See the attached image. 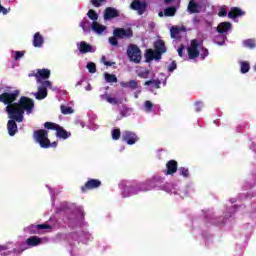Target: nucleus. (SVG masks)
<instances>
[{"mask_svg": "<svg viewBox=\"0 0 256 256\" xmlns=\"http://www.w3.org/2000/svg\"><path fill=\"white\" fill-rule=\"evenodd\" d=\"M17 97H19V90L4 92L0 95V103L7 105L6 113L8 119H10L7 123V129L10 137H15L18 131L17 123H23L25 111L27 115H31L33 113V107H35V103L31 98L25 96L21 97L18 103H14V101H17Z\"/></svg>", "mask_w": 256, "mask_h": 256, "instance_id": "nucleus-1", "label": "nucleus"}, {"mask_svg": "<svg viewBox=\"0 0 256 256\" xmlns=\"http://www.w3.org/2000/svg\"><path fill=\"white\" fill-rule=\"evenodd\" d=\"M42 243H47V238H39L37 236H31L26 240V242H17L13 247L11 242L4 245H0V255L1 256H19L23 251H27L29 247H37V245H42Z\"/></svg>", "mask_w": 256, "mask_h": 256, "instance_id": "nucleus-2", "label": "nucleus"}, {"mask_svg": "<svg viewBox=\"0 0 256 256\" xmlns=\"http://www.w3.org/2000/svg\"><path fill=\"white\" fill-rule=\"evenodd\" d=\"M29 77H35L36 83L39 84L38 92L34 93V97L41 101V99H45L47 97V89H52V91H57V87H53L51 81L47 80L51 77V70L44 68V69H37L28 75Z\"/></svg>", "mask_w": 256, "mask_h": 256, "instance_id": "nucleus-3", "label": "nucleus"}, {"mask_svg": "<svg viewBox=\"0 0 256 256\" xmlns=\"http://www.w3.org/2000/svg\"><path fill=\"white\" fill-rule=\"evenodd\" d=\"M153 189L156 191H165V193H169L170 195H179V186L165 182V177L159 174H154L144 181V190L146 192L153 191Z\"/></svg>", "mask_w": 256, "mask_h": 256, "instance_id": "nucleus-4", "label": "nucleus"}, {"mask_svg": "<svg viewBox=\"0 0 256 256\" xmlns=\"http://www.w3.org/2000/svg\"><path fill=\"white\" fill-rule=\"evenodd\" d=\"M188 59L195 61V59H200V61H205L209 57V50L203 47V41L194 39L191 41L187 48Z\"/></svg>", "mask_w": 256, "mask_h": 256, "instance_id": "nucleus-5", "label": "nucleus"}, {"mask_svg": "<svg viewBox=\"0 0 256 256\" xmlns=\"http://www.w3.org/2000/svg\"><path fill=\"white\" fill-rule=\"evenodd\" d=\"M119 189L121 190V196L123 198L132 197V195H138V193L146 192L144 182L129 180H122L119 183Z\"/></svg>", "mask_w": 256, "mask_h": 256, "instance_id": "nucleus-6", "label": "nucleus"}, {"mask_svg": "<svg viewBox=\"0 0 256 256\" xmlns=\"http://www.w3.org/2000/svg\"><path fill=\"white\" fill-rule=\"evenodd\" d=\"M239 209H243V206L234 205L231 208H226L224 218L214 216L213 213L209 212L206 214V219L209 223H212V225H223V223H227V219L233 217Z\"/></svg>", "mask_w": 256, "mask_h": 256, "instance_id": "nucleus-7", "label": "nucleus"}, {"mask_svg": "<svg viewBox=\"0 0 256 256\" xmlns=\"http://www.w3.org/2000/svg\"><path fill=\"white\" fill-rule=\"evenodd\" d=\"M231 29H232L231 23H229V22H221L217 26L218 34H216L213 37V42L216 45H219V46L225 45V40L227 39V35H229V31H231Z\"/></svg>", "mask_w": 256, "mask_h": 256, "instance_id": "nucleus-8", "label": "nucleus"}, {"mask_svg": "<svg viewBox=\"0 0 256 256\" xmlns=\"http://www.w3.org/2000/svg\"><path fill=\"white\" fill-rule=\"evenodd\" d=\"M154 47L156 51H153L152 49H148L146 51V61H160L161 55L163 53L167 52V48L165 47V42L163 40H158L154 43Z\"/></svg>", "mask_w": 256, "mask_h": 256, "instance_id": "nucleus-9", "label": "nucleus"}, {"mask_svg": "<svg viewBox=\"0 0 256 256\" xmlns=\"http://www.w3.org/2000/svg\"><path fill=\"white\" fill-rule=\"evenodd\" d=\"M91 239V233H89V231L87 230L73 232L69 235L70 247H73L75 243H83L84 245H86V243H89Z\"/></svg>", "mask_w": 256, "mask_h": 256, "instance_id": "nucleus-10", "label": "nucleus"}, {"mask_svg": "<svg viewBox=\"0 0 256 256\" xmlns=\"http://www.w3.org/2000/svg\"><path fill=\"white\" fill-rule=\"evenodd\" d=\"M207 7H209V1L208 0H190L187 11L190 13V15H193L195 13H203L207 10Z\"/></svg>", "mask_w": 256, "mask_h": 256, "instance_id": "nucleus-11", "label": "nucleus"}, {"mask_svg": "<svg viewBox=\"0 0 256 256\" xmlns=\"http://www.w3.org/2000/svg\"><path fill=\"white\" fill-rule=\"evenodd\" d=\"M35 143H38L42 149H49V132L45 129L34 131Z\"/></svg>", "mask_w": 256, "mask_h": 256, "instance_id": "nucleus-12", "label": "nucleus"}, {"mask_svg": "<svg viewBox=\"0 0 256 256\" xmlns=\"http://www.w3.org/2000/svg\"><path fill=\"white\" fill-rule=\"evenodd\" d=\"M45 129H50L52 131H56V137L58 139H69L71 137V132H67L63 127L53 122H45L44 123Z\"/></svg>", "mask_w": 256, "mask_h": 256, "instance_id": "nucleus-13", "label": "nucleus"}, {"mask_svg": "<svg viewBox=\"0 0 256 256\" xmlns=\"http://www.w3.org/2000/svg\"><path fill=\"white\" fill-rule=\"evenodd\" d=\"M51 229H53V227H51L49 224H32L28 227H25L24 231L25 233H30V235H39L43 233V231H51Z\"/></svg>", "mask_w": 256, "mask_h": 256, "instance_id": "nucleus-14", "label": "nucleus"}, {"mask_svg": "<svg viewBox=\"0 0 256 256\" xmlns=\"http://www.w3.org/2000/svg\"><path fill=\"white\" fill-rule=\"evenodd\" d=\"M127 55L133 63H141V49L135 44L128 46Z\"/></svg>", "mask_w": 256, "mask_h": 256, "instance_id": "nucleus-15", "label": "nucleus"}, {"mask_svg": "<svg viewBox=\"0 0 256 256\" xmlns=\"http://www.w3.org/2000/svg\"><path fill=\"white\" fill-rule=\"evenodd\" d=\"M142 111H144V113H152V115H159L161 112V106L146 100L142 106Z\"/></svg>", "mask_w": 256, "mask_h": 256, "instance_id": "nucleus-16", "label": "nucleus"}, {"mask_svg": "<svg viewBox=\"0 0 256 256\" xmlns=\"http://www.w3.org/2000/svg\"><path fill=\"white\" fill-rule=\"evenodd\" d=\"M122 141L126 145H135L139 141V136L133 131L126 130L122 133Z\"/></svg>", "mask_w": 256, "mask_h": 256, "instance_id": "nucleus-17", "label": "nucleus"}, {"mask_svg": "<svg viewBox=\"0 0 256 256\" xmlns=\"http://www.w3.org/2000/svg\"><path fill=\"white\" fill-rule=\"evenodd\" d=\"M130 9L137 11L138 15H143L147 11V2L141 0H133Z\"/></svg>", "mask_w": 256, "mask_h": 256, "instance_id": "nucleus-18", "label": "nucleus"}, {"mask_svg": "<svg viewBox=\"0 0 256 256\" xmlns=\"http://www.w3.org/2000/svg\"><path fill=\"white\" fill-rule=\"evenodd\" d=\"M101 187V180L99 179H88V181L81 187L82 193H87L93 189H99Z\"/></svg>", "mask_w": 256, "mask_h": 256, "instance_id": "nucleus-19", "label": "nucleus"}, {"mask_svg": "<svg viewBox=\"0 0 256 256\" xmlns=\"http://www.w3.org/2000/svg\"><path fill=\"white\" fill-rule=\"evenodd\" d=\"M113 35L117 39H125V37H132L133 31L131 29L125 30L123 28H115L113 31Z\"/></svg>", "mask_w": 256, "mask_h": 256, "instance_id": "nucleus-20", "label": "nucleus"}, {"mask_svg": "<svg viewBox=\"0 0 256 256\" xmlns=\"http://www.w3.org/2000/svg\"><path fill=\"white\" fill-rule=\"evenodd\" d=\"M243 15H245V11L241 10L238 7H232L230 9V11L228 12L229 19H233V21H235V23L239 22L237 17H243Z\"/></svg>", "mask_w": 256, "mask_h": 256, "instance_id": "nucleus-21", "label": "nucleus"}, {"mask_svg": "<svg viewBox=\"0 0 256 256\" xmlns=\"http://www.w3.org/2000/svg\"><path fill=\"white\" fill-rule=\"evenodd\" d=\"M91 30L96 35H107V26L102 25L99 22H92Z\"/></svg>", "mask_w": 256, "mask_h": 256, "instance_id": "nucleus-22", "label": "nucleus"}, {"mask_svg": "<svg viewBox=\"0 0 256 256\" xmlns=\"http://www.w3.org/2000/svg\"><path fill=\"white\" fill-rule=\"evenodd\" d=\"M77 227H87V222H85V212H83V208H78V215L74 221Z\"/></svg>", "mask_w": 256, "mask_h": 256, "instance_id": "nucleus-23", "label": "nucleus"}, {"mask_svg": "<svg viewBox=\"0 0 256 256\" xmlns=\"http://www.w3.org/2000/svg\"><path fill=\"white\" fill-rule=\"evenodd\" d=\"M115 17H119V11L113 7H108L104 11V21H111V19H115Z\"/></svg>", "mask_w": 256, "mask_h": 256, "instance_id": "nucleus-24", "label": "nucleus"}, {"mask_svg": "<svg viewBox=\"0 0 256 256\" xmlns=\"http://www.w3.org/2000/svg\"><path fill=\"white\" fill-rule=\"evenodd\" d=\"M78 49L80 53H95V51H97L96 47L89 45L85 41H82L80 44H78Z\"/></svg>", "mask_w": 256, "mask_h": 256, "instance_id": "nucleus-25", "label": "nucleus"}, {"mask_svg": "<svg viewBox=\"0 0 256 256\" xmlns=\"http://www.w3.org/2000/svg\"><path fill=\"white\" fill-rule=\"evenodd\" d=\"M177 173V161L170 160L166 164V170H164V174L173 175Z\"/></svg>", "mask_w": 256, "mask_h": 256, "instance_id": "nucleus-26", "label": "nucleus"}, {"mask_svg": "<svg viewBox=\"0 0 256 256\" xmlns=\"http://www.w3.org/2000/svg\"><path fill=\"white\" fill-rule=\"evenodd\" d=\"M33 46L41 48L43 47V43H45V39L41 36L39 32H36L33 36Z\"/></svg>", "mask_w": 256, "mask_h": 256, "instance_id": "nucleus-27", "label": "nucleus"}, {"mask_svg": "<svg viewBox=\"0 0 256 256\" xmlns=\"http://www.w3.org/2000/svg\"><path fill=\"white\" fill-rule=\"evenodd\" d=\"M146 87H148L149 91H153V89H160L161 87V80H148L145 82Z\"/></svg>", "mask_w": 256, "mask_h": 256, "instance_id": "nucleus-28", "label": "nucleus"}, {"mask_svg": "<svg viewBox=\"0 0 256 256\" xmlns=\"http://www.w3.org/2000/svg\"><path fill=\"white\" fill-rule=\"evenodd\" d=\"M121 87L126 89H139V84L135 80H130L128 82H120Z\"/></svg>", "mask_w": 256, "mask_h": 256, "instance_id": "nucleus-29", "label": "nucleus"}, {"mask_svg": "<svg viewBox=\"0 0 256 256\" xmlns=\"http://www.w3.org/2000/svg\"><path fill=\"white\" fill-rule=\"evenodd\" d=\"M92 25L93 23L89 21V18H83V20L80 22V27L83 29L84 33H89Z\"/></svg>", "mask_w": 256, "mask_h": 256, "instance_id": "nucleus-30", "label": "nucleus"}, {"mask_svg": "<svg viewBox=\"0 0 256 256\" xmlns=\"http://www.w3.org/2000/svg\"><path fill=\"white\" fill-rule=\"evenodd\" d=\"M11 57L14 59V61H19V59H23L25 57V50L23 51H11Z\"/></svg>", "mask_w": 256, "mask_h": 256, "instance_id": "nucleus-31", "label": "nucleus"}, {"mask_svg": "<svg viewBox=\"0 0 256 256\" xmlns=\"http://www.w3.org/2000/svg\"><path fill=\"white\" fill-rule=\"evenodd\" d=\"M249 69H251V65L248 61L240 62V72L245 75V73H249Z\"/></svg>", "mask_w": 256, "mask_h": 256, "instance_id": "nucleus-32", "label": "nucleus"}, {"mask_svg": "<svg viewBox=\"0 0 256 256\" xmlns=\"http://www.w3.org/2000/svg\"><path fill=\"white\" fill-rule=\"evenodd\" d=\"M46 188L48 189V191L51 195L52 205H55V195H59V191L55 188H51V186H49V184H46Z\"/></svg>", "mask_w": 256, "mask_h": 256, "instance_id": "nucleus-33", "label": "nucleus"}, {"mask_svg": "<svg viewBox=\"0 0 256 256\" xmlns=\"http://www.w3.org/2000/svg\"><path fill=\"white\" fill-rule=\"evenodd\" d=\"M111 136L113 141H119V139H121V129L119 128L112 129Z\"/></svg>", "mask_w": 256, "mask_h": 256, "instance_id": "nucleus-34", "label": "nucleus"}, {"mask_svg": "<svg viewBox=\"0 0 256 256\" xmlns=\"http://www.w3.org/2000/svg\"><path fill=\"white\" fill-rule=\"evenodd\" d=\"M177 13V9L175 7H168L164 10V17H173Z\"/></svg>", "mask_w": 256, "mask_h": 256, "instance_id": "nucleus-35", "label": "nucleus"}, {"mask_svg": "<svg viewBox=\"0 0 256 256\" xmlns=\"http://www.w3.org/2000/svg\"><path fill=\"white\" fill-rule=\"evenodd\" d=\"M131 113H133V109L127 106H124L120 111L121 117H130Z\"/></svg>", "mask_w": 256, "mask_h": 256, "instance_id": "nucleus-36", "label": "nucleus"}, {"mask_svg": "<svg viewBox=\"0 0 256 256\" xmlns=\"http://www.w3.org/2000/svg\"><path fill=\"white\" fill-rule=\"evenodd\" d=\"M87 16L91 19V21H93V23H97V19H99V14L92 9L88 11Z\"/></svg>", "mask_w": 256, "mask_h": 256, "instance_id": "nucleus-37", "label": "nucleus"}, {"mask_svg": "<svg viewBox=\"0 0 256 256\" xmlns=\"http://www.w3.org/2000/svg\"><path fill=\"white\" fill-rule=\"evenodd\" d=\"M104 77L107 83H117V76L115 74L105 73Z\"/></svg>", "mask_w": 256, "mask_h": 256, "instance_id": "nucleus-38", "label": "nucleus"}, {"mask_svg": "<svg viewBox=\"0 0 256 256\" xmlns=\"http://www.w3.org/2000/svg\"><path fill=\"white\" fill-rule=\"evenodd\" d=\"M179 33H181V29L179 27H172L170 29V35L172 39H178Z\"/></svg>", "mask_w": 256, "mask_h": 256, "instance_id": "nucleus-39", "label": "nucleus"}, {"mask_svg": "<svg viewBox=\"0 0 256 256\" xmlns=\"http://www.w3.org/2000/svg\"><path fill=\"white\" fill-rule=\"evenodd\" d=\"M244 47H248V49H255L256 44L255 40L253 39H247L243 42Z\"/></svg>", "mask_w": 256, "mask_h": 256, "instance_id": "nucleus-40", "label": "nucleus"}, {"mask_svg": "<svg viewBox=\"0 0 256 256\" xmlns=\"http://www.w3.org/2000/svg\"><path fill=\"white\" fill-rule=\"evenodd\" d=\"M178 173H179V175H181L185 179H189V169H187L185 167H180L178 169Z\"/></svg>", "mask_w": 256, "mask_h": 256, "instance_id": "nucleus-41", "label": "nucleus"}, {"mask_svg": "<svg viewBox=\"0 0 256 256\" xmlns=\"http://www.w3.org/2000/svg\"><path fill=\"white\" fill-rule=\"evenodd\" d=\"M61 113L63 115H71L73 113V108L69 106L62 105L61 106Z\"/></svg>", "mask_w": 256, "mask_h": 256, "instance_id": "nucleus-42", "label": "nucleus"}, {"mask_svg": "<svg viewBox=\"0 0 256 256\" xmlns=\"http://www.w3.org/2000/svg\"><path fill=\"white\" fill-rule=\"evenodd\" d=\"M86 69H88L89 73H97V66L93 62H89L86 65Z\"/></svg>", "mask_w": 256, "mask_h": 256, "instance_id": "nucleus-43", "label": "nucleus"}, {"mask_svg": "<svg viewBox=\"0 0 256 256\" xmlns=\"http://www.w3.org/2000/svg\"><path fill=\"white\" fill-rule=\"evenodd\" d=\"M227 11H228L227 6H221L218 9V17H227Z\"/></svg>", "mask_w": 256, "mask_h": 256, "instance_id": "nucleus-44", "label": "nucleus"}, {"mask_svg": "<svg viewBox=\"0 0 256 256\" xmlns=\"http://www.w3.org/2000/svg\"><path fill=\"white\" fill-rule=\"evenodd\" d=\"M243 199H247V194H240L237 198L230 199V203H237V201H243Z\"/></svg>", "mask_w": 256, "mask_h": 256, "instance_id": "nucleus-45", "label": "nucleus"}, {"mask_svg": "<svg viewBox=\"0 0 256 256\" xmlns=\"http://www.w3.org/2000/svg\"><path fill=\"white\" fill-rule=\"evenodd\" d=\"M149 73H151L149 70L144 69L141 70L138 75L142 78V79H147L149 77Z\"/></svg>", "mask_w": 256, "mask_h": 256, "instance_id": "nucleus-46", "label": "nucleus"}, {"mask_svg": "<svg viewBox=\"0 0 256 256\" xmlns=\"http://www.w3.org/2000/svg\"><path fill=\"white\" fill-rule=\"evenodd\" d=\"M108 103H110V105H119V103H121V100H119L117 97H111L108 98Z\"/></svg>", "mask_w": 256, "mask_h": 256, "instance_id": "nucleus-47", "label": "nucleus"}, {"mask_svg": "<svg viewBox=\"0 0 256 256\" xmlns=\"http://www.w3.org/2000/svg\"><path fill=\"white\" fill-rule=\"evenodd\" d=\"M110 45H112V47H117L119 45V41L117 40V37L112 36L108 39Z\"/></svg>", "mask_w": 256, "mask_h": 256, "instance_id": "nucleus-48", "label": "nucleus"}, {"mask_svg": "<svg viewBox=\"0 0 256 256\" xmlns=\"http://www.w3.org/2000/svg\"><path fill=\"white\" fill-rule=\"evenodd\" d=\"M105 1L106 0H90V3L93 5V7H101Z\"/></svg>", "mask_w": 256, "mask_h": 256, "instance_id": "nucleus-49", "label": "nucleus"}, {"mask_svg": "<svg viewBox=\"0 0 256 256\" xmlns=\"http://www.w3.org/2000/svg\"><path fill=\"white\" fill-rule=\"evenodd\" d=\"M175 69H177V62L172 61L169 66H168V72L169 73H173V71H175Z\"/></svg>", "mask_w": 256, "mask_h": 256, "instance_id": "nucleus-50", "label": "nucleus"}, {"mask_svg": "<svg viewBox=\"0 0 256 256\" xmlns=\"http://www.w3.org/2000/svg\"><path fill=\"white\" fill-rule=\"evenodd\" d=\"M192 23H193L194 27H196V29H199V25H201V18H199L197 16L194 17L192 19Z\"/></svg>", "mask_w": 256, "mask_h": 256, "instance_id": "nucleus-51", "label": "nucleus"}, {"mask_svg": "<svg viewBox=\"0 0 256 256\" xmlns=\"http://www.w3.org/2000/svg\"><path fill=\"white\" fill-rule=\"evenodd\" d=\"M101 61L102 63H104V65H106V67H113V65H115V62L107 61V58L105 56L102 57Z\"/></svg>", "mask_w": 256, "mask_h": 256, "instance_id": "nucleus-52", "label": "nucleus"}, {"mask_svg": "<svg viewBox=\"0 0 256 256\" xmlns=\"http://www.w3.org/2000/svg\"><path fill=\"white\" fill-rule=\"evenodd\" d=\"M67 209V202H63L60 204V207L56 209V213H61V211H65Z\"/></svg>", "mask_w": 256, "mask_h": 256, "instance_id": "nucleus-53", "label": "nucleus"}, {"mask_svg": "<svg viewBox=\"0 0 256 256\" xmlns=\"http://www.w3.org/2000/svg\"><path fill=\"white\" fill-rule=\"evenodd\" d=\"M9 11H11V8H5V7H3L1 4H0V13L2 14V15H8V13H9Z\"/></svg>", "mask_w": 256, "mask_h": 256, "instance_id": "nucleus-54", "label": "nucleus"}, {"mask_svg": "<svg viewBox=\"0 0 256 256\" xmlns=\"http://www.w3.org/2000/svg\"><path fill=\"white\" fill-rule=\"evenodd\" d=\"M201 109H203V102H196L195 103V111H196V113H199V111H201Z\"/></svg>", "mask_w": 256, "mask_h": 256, "instance_id": "nucleus-55", "label": "nucleus"}, {"mask_svg": "<svg viewBox=\"0 0 256 256\" xmlns=\"http://www.w3.org/2000/svg\"><path fill=\"white\" fill-rule=\"evenodd\" d=\"M110 97H111V96L108 95V94H102V95H100L101 101H107V103L109 102Z\"/></svg>", "mask_w": 256, "mask_h": 256, "instance_id": "nucleus-56", "label": "nucleus"}, {"mask_svg": "<svg viewBox=\"0 0 256 256\" xmlns=\"http://www.w3.org/2000/svg\"><path fill=\"white\" fill-rule=\"evenodd\" d=\"M87 127L90 129V131H97V129H99V126L96 124H89Z\"/></svg>", "mask_w": 256, "mask_h": 256, "instance_id": "nucleus-57", "label": "nucleus"}, {"mask_svg": "<svg viewBox=\"0 0 256 256\" xmlns=\"http://www.w3.org/2000/svg\"><path fill=\"white\" fill-rule=\"evenodd\" d=\"M185 47L183 45H180V47L177 49L179 57H183V50Z\"/></svg>", "mask_w": 256, "mask_h": 256, "instance_id": "nucleus-58", "label": "nucleus"}, {"mask_svg": "<svg viewBox=\"0 0 256 256\" xmlns=\"http://www.w3.org/2000/svg\"><path fill=\"white\" fill-rule=\"evenodd\" d=\"M139 95H141V89H138L134 92V98L139 99Z\"/></svg>", "mask_w": 256, "mask_h": 256, "instance_id": "nucleus-59", "label": "nucleus"}, {"mask_svg": "<svg viewBox=\"0 0 256 256\" xmlns=\"http://www.w3.org/2000/svg\"><path fill=\"white\" fill-rule=\"evenodd\" d=\"M49 147H53V148L57 147V142L51 143V140H49Z\"/></svg>", "mask_w": 256, "mask_h": 256, "instance_id": "nucleus-60", "label": "nucleus"}, {"mask_svg": "<svg viewBox=\"0 0 256 256\" xmlns=\"http://www.w3.org/2000/svg\"><path fill=\"white\" fill-rule=\"evenodd\" d=\"M92 87H91V84H88L86 87H85V91H92Z\"/></svg>", "mask_w": 256, "mask_h": 256, "instance_id": "nucleus-61", "label": "nucleus"}, {"mask_svg": "<svg viewBox=\"0 0 256 256\" xmlns=\"http://www.w3.org/2000/svg\"><path fill=\"white\" fill-rule=\"evenodd\" d=\"M250 149H252V151L256 153V144L252 143V146L250 147Z\"/></svg>", "mask_w": 256, "mask_h": 256, "instance_id": "nucleus-62", "label": "nucleus"}, {"mask_svg": "<svg viewBox=\"0 0 256 256\" xmlns=\"http://www.w3.org/2000/svg\"><path fill=\"white\" fill-rule=\"evenodd\" d=\"M80 85H83V80H80L76 83V87H79Z\"/></svg>", "mask_w": 256, "mask_h": 256, "instance_id": "nucleus-63", "label": "nucleus"}, {"mask_svg": "<svg viewBox=\"0 0 256 256\" xmlns=\"http://www.w3.org/2000/svg\"><path fill=\"white\" fill-rule=\"evenodd\" d=\"M158 16H159V17H165V13H163V11H160V12L158 13Z\"/></svg>", "mask_w": 256, "mask_h": 256, "instance_id": "nucleus-64", "label": "nucleus"}]
</instances>
